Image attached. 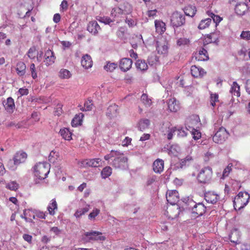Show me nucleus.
<instances>
[{"instance_id":"nucleus-25","label":"nucleus","mask_w":250,"mask_h":250,"mask_svg":"<svg viewBox=\"0 0 250 250\" xmlns=\"http://www.w3.org/2000/svg\"><path fill=\"white\" fill-rule=\"evenodd\" d=\"M195 59L198 61H205L208 60L207 51L204 48H202L195 55Z\"/></svg>"},{"instance_id":"nucleus-6","label":"nucleus","mask_w":250,"mask_h":250,"mask_svg":"<svg viewBox=\"0 0 250 250\" xmlns=\"http://www.w3.org/2000/svg\"><path fill=\"white\" fill-rule=\"evenodd\" d=\"M171 24L173 27H178L184 25L185 23L184 15L177 11L174 12L171 17Z\"/></svg>"},{"instance_id":"nucleus-20","label":"nucleus","mask_w":250,"mask_h":250,"mask_svg":"<svg viewBox=\"0 0 250 250\" xmlns=\"http://www.w3.org/2000/svg\"><path fill=\"white\" fill-rule=\"evenodd\" d=\"M101 29L100 26L95 21H90L87 25V30L93 35H96Z\"/></svg>"},{"instance_id":"nucleus-13","label":"nucleus","mask_w":250,"mask_h":250,"mask_svg":"<svg viewBox=\"0 0 250 250\" xmlns=\"http://www.w3.org/2000/svg\"><path fill=\"white\" fill-rule=\"evenodd\" d=\"M132 61L131 59L127 58L122 59L119 62L120 69L123 72H126L132 67Z\"/></svg>"},{"instance_id":"nucleus-46","label":"nucleus","mask_w":250,"mask_h":250,"mask_svg":"<svg viewBox=\"0 0 250 250\" xmlns=\"http://www.w3.org/2000/svg\"><path fill=\"white\" fill-rule=\"evenodd\" d=\"M117 67V63L108 62H107L106 64L104 66V68L106 71L112 72Z\"/></svg>"},{"instance_id":"nucleus-28","label":"nucleus","mask_w":250,"mask_h":250,"mask_svg":"<svg viewBox=\"0 0 250 250\" xmlns=\"http://www.w3.org/2000/svg\"><path fill=\"white\" fill-rule=\"evenodd\" d=\"M190 40L188 38L182 37L177 40L176 45L181 48L188 47L190 46Z\"/></svg>"},{"instance_id":"nucleus-37","label":"nucleus","mask_w":250,"mask_h":250,"mask_svg":"<svg viewBox=\"0 0 250 250\" xmlns=\"http://www.w3.org/2000/svg\"><path fill=\"white\" fill-rule=\"evenodd\" d=\"M71 76V72L66 69H61L59 73V76L62 79H69Z\"/></svg>"},{"instance_id":"nucleus-42","label":"nucleus","mask_w":250,"mask_h":250,"mask_svg":"<svg viewBox=\"0 0 250 250\" xmlns=\"http://www.w3.org/2000/svg\"><path fill=\"white\" fill-rule=\"evenodd\" d=\"M124 13L123 10L120 7H116L113 8L111 12V15L113 18H119Z\"/></svg>"},{"instance_id":"nucleus-30","label":"nucleus","mask_w":250,"mask_h":250,"mask_svg":"<svg viewBox=\"0 0 250 250\" xmlns=\"http://www.w3.org/2000/svg\"><path fill=\"white\" fill-rule=\"evenodd\" d=\"M59 133L62 138L65 140L70 141L72 139V133L69 128L65 127L62 128L60 129Z\"/></svg>"},{"instance_id":"nucleus-3","label":"nucleus","mask_w":250,"mask_h":250,"mask_svg":"<svg viewBox=\"0 0 250 250\" xmlns=\"http://www.w3.org/2000/svg\"><path fill=\"white\" fill-rule=\"evenodd\" d=\"M250 195L247 192H240L235 197L233 201V206L236 210H240L245 207L248 203Z\"/></svg>"},{"instance_id":"nucleus-63","label":"nucleus","mask_w":250,"mask_h":250,"mask_svg":"<svg viewBox=\"0 0 250 250\" xmlns=\"http://www.w3.org/2000/svg\"><path fill=\"white\" fill-rule=\"evenodd\" d=\"M157 13V10L156 9H154L147 11L146 14L149 18H153L156 16Z\"/></svg>"},{"instance_id":"nucleus-49","label":"nucleus","mask_w":250,"mask_h":250,"mask_svg":"<svg viewBox=\"0 0 250 250\" xmlns=\"http://www.w3.org/2000/svg\"><path fill=\"white\" fill-rule=\"evenodd\" d=\"M96 20L98 21L99 22L104 23L105 24H109L112 21L110 19V18L107 17H96Z\"/></svg>"},{"instance_id":"nucleus-59","label":"nucleus","mask_w":250,"mask_h":250,"mask_svg":"<svg viewBox=\"0 0 250 250\" xmlns=\"http://www.w3.org/2000/svg\"><path fill=\"white\" fill-rule=\"evenodd\" d=\"M92 104L91 101H88L85 102L84 104L83 110L89 111L92 109Z\"/></svg>"},{"instance_id":"nucleus-54","label":"nucleus","mask_w":250,"mask_h":250,"mask_svg":"<svg viewBox=\"0 0 250 250\" xmlns=\"http://www.w3.org/2000/svg\"><path fill=\"white\" fill-rule=\"evenodd\" d=\"M100 210L99 209H94L89 214L88 218L90 220L95 219V217L100 213Z\"/></svg>"},{"instance_id":"nucleus-21","label":"nucleus","mask_w":250,"mask_h":250,"mask_svg":"<svg viewBox=\"0 0 250 250\" xmlns=\"http://www.w3.org/2000/svg\"><path fill=\"white\" fill-rule=\"evenodd\" d=\"M164 162L161 159H156L153 164V169L156 173H161L163 171Z\"/></svg>"},{"instance_id":"nucleus-41","label":"nucleus","mask_w":250,"mask_h":250,"mask_svg":"<svg viewBox=\"0 0 250 250\" xmlns=\"http://www.w3.org/2000/svg\"><path fill=\"white\" fill-rule=\"evenodd\" d=\"M211 22L212 21L210 18H207L205 20H203L200 22L198 25V28L200 29H206V28L209 27Z\"/></svg>"},{"instance_id":"nucleus-7","label":"nucleus","mask_w":250,"mask_h":250,"mask_svg":"<svg viewBox=\"0 0 250 250\" xmlns=\"http://www.w3.org/2000/svg\"><path fill=\"white\" fill-rule=\"evenodd\" d=\"M85 238L88 241H104L106 238L102 235V233L98 231H92L90 232H86L84 234Z\"/></svg>"},{"instance_id":"nucleus-17","label":"nucleus","mask_w":250,"mask_h":250,"mask_svg":"<svg viewBox=\"0 0 250 250\" xmlns=\"http://www.w3.org/2000/svg\"><path fill=\"white\" fill-rule=\"evenodd\" d=\"M167 105L169 111L173 112H177L180 108L179 102L175 98L168 99Z\"/></svg>"},{"instance_id":"nucleus-52","label":"nucleus","mask_w":250,"mask_h":250,"mask_svg":"<svg viewBox=\"0 0 250 250\" xmlns=\"http://www.w3.org/2000/svg\"><path fill=\"white\" fill-rule=\"evenodd\" d=\"M176 131L177 128L176 127L168 128L167 130V138L168 140H171Z\"/></svg>"},{"instance_id":"nucleus-40","label":"nucleus","mask_w":250,"mask_h":250,"mask_svg":"<svg viewBox=\"0 0 250 250\" xmlns=\"http://www.w3.org/2000/svg\"><path fill=\"white\" fill-rule=\"evenodd\" d=\"M136 68L141 71H145L147 69L148 65L144 60H138L135 63Z\"/></svg>"},{"instance_id":"nucleus-27","label":"nucleus","mask_w":250,"mask_h":250,"mask_svg":"<svg viewBox=\"0 0 250 250\" xmlns=\"http://www.w3.org/2000/svg\"><path fill=\"white\" fill-rule=\"evenodd\" d=\"M193 162V159L190 155L187 156L185 158L180 160L179 167L183 168L189 167Z\"/></svg>"},{"instance_id":"nucleus-8","label":"nucleus","mask_w":250,"mask_h":250,"mask_svg":"<svg viewBox=\"0 0 250 250\" xmlns=\"http://www.w3.org/2000/svg\"><path fill=\"white\" fill-rule=\"evenodd\" d=\"M168 43L166 40L161 37L156 42V50L158 54H166L168 52Z\"/></svg>"},{"instance_id":"nucleus-9","label":"nucleus","mask_w":250,"mask_h":250,"mask_svg":"<svg viewBox=\"0 0 250 250\" xmlns=\"http://www.w3.org/2000/svg\"><path fill=\"white\" fill-rule=\"evenodd\" d=\"M167 200L171 205H175L179 200V194L176 190H168L167 193Z\"/></svg>"},{"instance_id":"nucleus-24","label":"nucleus","mask_w":250,"mask_h":250,"mask_svg":"<svg viewBox=\"0 0 250 250\" xmlns=\"http://www.w3.org/2000/svg\"><path fill=\"white\" fill-rule=\"evenodd\" d=\"M248 10V5L244 2L238 3L235 6V11L238 15H244Z\"/></svg>"},{"instance_id":"nucleus-16","label":"nucleus","mask_w":250,"mask_h":250,"mask_svg":"<svg viewBox=\"0 0 250 250\" xmlns=\"http://www.w3.org/2000/svg\"><path fill=\"white\" fill-rule=\"evenodd\" d=\"M220 197L218 194L213 191H208L205 193V199L209 203L214 204L219 200Z\"/></svg>"},{"instance_id":"nucleus-19","label":"nucleus","mask_w":250,"mask_h":250,"mask_svg":"<svg viewBox=\"0 0 250 250\" xmlns=\"http://www.w3.org/2000/svg\"><path fill=\"white\" fill-rule=\"evenodd\" d=\"M190 71L191 75L195 78L203 77L206 74L204 69L196 65H192Z\"/></svg>"},{"instance_id":"nucleus-47","label":"nucleus","mask_w":250,"mask_h":250,"mask_svg":"<svg viewBox=\"0 0 250 250\" xmlns=\"http://www.w3.org/2000/svg\"><path fill=\"white\" fill-rule=\"evenodd\" d=\"M210 103L212 106L215 105V103L219 102V96L216 93H210Z\"/></svg>"},{"instance_id":"nucleus-56","label":"nucleus","mask_w":250,"mask_h":250,"mask_svg":"<svg viewBox=\"0 0 250 250\" xmlns=\"http://www.w3.org/2000/svg\"><path fill=\"white\" fill-rule=\"evenodd\" d=\"M240 37L242 39L248 41L250 40V31H242Z\"/></svg>"},{"instance_id":"nucleus-15","label":"nucleus","mask_w":250,"mask_h":250,"mask_svg":"<svg viewBox=\"0 0 250 250\" xmlns=\"http://www.w3.org/2000/svg\"><path fill=\"white\" fill-rule=\"evenodd\" d=\"M119 113L118 106L115 104H113L107 108L106 114L109 119H111L117 117Z\"/></svg>"},{"instance_id":"nucleus-62","label":"nucleus","mask_w":250,"mask_h":250,"mask_svg":"<svg viewBox=\"0 0 250 250\" xmlns=\"http://www.w3.org/2000/svg\"><path fill=\"white\" fill-rule=\"evenodd\" d=\"M68 8V3L67 1L66 0H63L61 5H60V9L61 11H66Z\"/></svg>"},{"instance_id":"nucleus-18","label":"nucleus","mask_w":250,"mask_h":250,"mask_svg":"<svg viewBox=\"0 0 250 250\" xmlns=\"http://www.w3.org/2000/svg\"><path fill=\"white\" fill-rule=\"evenodd\" d=\"M44 57V62H45V65L47 66L53 64L56 59L54 53L50 49H48L45 52Z\"/></svg>"},{"instance_id":"nucleus-32","label":"nucleus","mask_w":250,"mask_h":250,"mask_svg":"<svg viewBox=\"0 0 250 250\" xmlns=\"http://www.w3.org/2000/svg\"><path fill=\"white\" fill-rule=\"evenodd\" d=\"M240 87L239 84L236 82H233L231 85L230 92L232 95L239 97L240 96Z\"/></svg>"},{"instance_id":"nucleus-38","label":"nucleus","mask_w":250,"mask_h":250,"mask_svg":"<svg viewBox=\"0 0 250 250\" xmlns=\"http://www.w3.org/2000/svg\"><path fill=\"white\" fill-rule=\"evenodd\" d=\"M184 12L187 16L193 17L196 12V7L192 5L188 6L185 8Z\"/></svg>"},{"instance_id":"nucleus-58","label":"nucleus","mask_w":250,"mask_h":250,"mask_svg":"<svg viewBox=\"0 0 250 250\" xmlns=\"http://www.w3.org/2000/svg\"><path fill=\"white\" fill-rule=\"evenodd\" d=\"M211 17L212 18L214 22L215 23L216 25L217 24V23H219L222 20V18H221L220 16L218 15H215L213 13H211Z\"/></svg>"},{"instance_id":"nucleus-12","label":"nucleus","mask_w":250,"mask_h":250,"mask_svg":"<svg viewBox=\"0 0 250 250\" xmlns=\"http://www.w3.org/2000/svg\"><path fill=\"white\" fill-rule=\"evenodd\" d=\"M83 167H97L102 165V160L100 158L86 159L82 161Z\"/></svg>"},{"instance_id":"nucleus-5","label":"nucleus","mask_w":250,"mask_h":250,"mask_svg":"<svg viewBox=\"0 0 250 250\" xmlns=\"http://www.w3.org/2000/svg\"><path fill=\"white\" fill-rule=\"evenodd\" d=\"M229 132L224 127H221L213 136V141L217 144H222L228 138Z\"/></svg>"},{"instance_id":"nucleus-60","label":"nucleus","mask_w":250,"mask_h":250,"mask_svg":"<svg viewBox=\"0 0 250 250\" xmlns=\"http://www.w3.org/2000/svg\"><path fill=\"white\" fill-rule=\"evenodd\" d=\"M18 92L21 96L27 95L29 93L28 89L26 88H21L19 89Z\"/></svg>"},{"instance_id":"nucleus-22","label":"nucleus","mask_w":250,"mask_h":250,"mask_svg":"<svg viewBox=\"0 0 250 250\" xmlns=\"http://www.w3.org/2000/svg\"><path fill=\"white\" fill-rule=\"evenodd\" d=\"M27 158V154L25 152L19 151L15 155L13 160L15 165H19L23 163Z\"/></svg>"},{"instance_id":"nucleus-29","label":"nucleus","mask_w":250,"mask_h":250,"mask_svg":"<svg viewBox=\"0 0 250 250\" xmlns=\"http://www.w3.org/2000/svg\"><path fill=\"white\" fill-rule=\"evenodd\" d=\"M5 110L9 113H13L15 109V105L14 101L11 97L7 99L6 102L4 104Z\"/></svg>"},{"instance_id":"nucleus-35","label":"nucleus","mask_w":250,"mask_h":250,"mask_svg":"<svg viewBox=\"0 0 250 250\" xmlns=\"http://www.w3.org/2000/svg\"><path fill=\"white\" fill-rule=\"evenodd\" d=\"M58 205L57 202L55 199L51 200L50 203L47 207V210L49 213L51 215L55 214V210L57 209Z\"/></svg>"},{"instance_id":"nucleus-26","label":"nucleus","mask_w":250,"mask_h":250,"mask_svg":"<svg viewBox=\"0 0 250 250\" xmlns=\"http://www.w3.org/2000/svg\"><path fill=\"white\" fill-rule=\"evenodd\" d=\"M154 23L156 32L163 34L166 30L165 23L161 20H155Z\"/></svg>"},{"instance_id":"nucleus-31","label":"nucleus","mask_w":250,"mask_h":250,"mask_svg":"<svg viewBox=\"0 0 250 250\" xmlns=\"http://www.w3.org/2000/svg\"><path fill=\"white\" fill-rule=\"evenodd\" d=\"M26 65L23 62H18L16 68L17 74L20 76L24 75L26 72Z\"/></svg>"},{"instance_id":"nucleus-11","label":"nucleus","mask_w":250,"mask_h":250,"mask_svg":"<svg viewBox=\"0 0 250 250\" xmlns=\"http://www.w3.org/2000/svg\"><path fill=\"white\" fill-rule=\"evenodd\" d=\"M206 207L202 204L199 203L194 205L192 210V213L194 217L202 216L206 212Z\"/></svg>"},{"instance_id":"nucleus-36","label":"nucleus","mask_w":250,"mask_h":250,"mask_svg":"<svg viewBox=\"0 0 250 250\" xmlns=\"http://www.w3.org/2000/svg\"><path fill=\"white\" fill-rule=\"evenodd\" d=\"M90 206L88 205H86L84 207L80 208L77 209L74 213V216L77 218H80L82 215H84L85 213L87 212L89 210Z\"/></svg>"},{"instance_id":"nucleus-4","label":"nucleus","mask_w":250,"mask_h":250,"mask_svg":"<svg viewBox=\"0 0 250 250\" xmlns=\"http://www.w3.org/2000/svg\"><path fill=\"white\" fill-rule=\"evenodd\" d=\"M212 168L209 167H205L198 173L197 179L200 183L208 184L212 179Z\"/></svg>"},{"instance_id":"nucleus-44","label":"nucleus","mask_w":250,"mask_h":250,"mask_svg":"<svg viewBox=\"0 0 250 250\" xmlns=\"http://www.w3.org/2000/svg\"><path fill=\"white\" fill-rule=\"evenodd\" d=\"M217 39V35L215 33H211L209 34H208L205 38V41L204 43H211L216 42Z\"/></svg>"},{"instance_id":"nucleus-50","label":"nucleus","mask_w":250,"mask_h":250,"mask_svg":"<svg viewBox=\"0 0 250 250\" xmlns=\"http://www.w3.org/2000/svg\"><path fill=\"white\" fill-rule=\"evenodd\" d=\"M233 165L231 163L229 164L228 166L224 169L222 177L225 178L226 177H228L230 173V172L232 170V167Z\"/></svg>"},{"instance_id":"nucleus-57","label":"nucleus","mask_w":250,"mask_h":250,"mask_svg":"<svg viewBox=\"0 0 250 250\" xmlns=\"http://www.w3.org/2000/svg\"><path fill=\"white\" fill-rule=\"evenodd\" d=\"M125 22L128 25L129 27L134 26L136 25L137 23L136 20L131 18H126L125 20Z\"/></svg>"},{"instance_id":"nucleus-51","label":"nucleus","mask_w":250,"mask_h":250,"mask_svg":"<svg viewBox=\"0 0 250 250\" xmlns=\"http://www.w3.org/2000/svg\"><path fill=\"white\" fill-rule=\"evenodd\" d=\"M191 133L192 135L193 138L195 140H199L201 137V132L194 128H192V130L191 131Z\"/></svg>"},{"instance_id":"nucleus-14","label":"nucleus","mask_w":250,"mask_h":250,"mask_svg":"<svg viewBox=\"0 0 250 250\" xmlns=\"http://www.w3.org/2000/svg\"><path fill=\"white\" fill-rule=\"evenodd\" d=\"M27 55L28 58L32 60L36 58L37 61L40 62L41 61V58L43 55V52L42 51H40L39 53L37 50L36 47L32 46L29 49L27 53Z\"/></svg>"},{"instance_id":"nucleus-2","label":"nucleus","mask_w":250,"mask_h":250,"mask_svg":"<svg viewBox=\"0 0 250 250\" xmlns=\"http://www.w3.org/2000/svg\"><path fill=\"white\" fill-rule=\"evenodd\" d=\"M50 165L46 162L39 163L34 167V175L40 180L46 178L49 173Z\"/></svg>"},{"instance_id":"nucleus-48","label":"nucleus","mask_w":250,"mask_h":250,"mask_svg":"<svg viewBox=\"0 0 250 250\" xmlns=\"http://www.w3.org/2000/svg\"><path fill=\"white\" fill-rule=\"evenodd\" d=\"M58 158V153L54 151H51L48 157L50 163H54Z\"/></svg>"},{"instance_id":"nucleus-64","label":"nucleus","mask_w":250,"mask_h":250,"mask_svg":"<svg viewBox=\"0 0 250 250\" xmlns=\"http://www.w3.org/2000/svg\"><path fill=\"white\" fill-rule=\"evenodd\" d=\"M178 132V136H179V137H185V136H186L187 135V132H186V131L183 129V128H179V129H177V131Z\"/></svg>"},{"instance_id":"nucleus-45","label":"nucleus","mask_w":250,"mask_h":250,"mask_svg":"<svg viewBox=\"0 0 250 250\" xmlns=\"http://www.w3.org/2000/svg\"><path fill=\"white\" fill-rule=\"evenodd\" d=\"M141 100L143 104L146 107L150 106L152 104L151 100L148 98V96L146 94H142Z\"/></svg>"},{"instance_id":"nucleus-34","label":"nucleus","mask_w":250,"mask_h":250,"mask_svg":"<svg viewBox=\"0 0 250 250\" xmlns=\"http://www.w3.org/2000/svg\"><path fill=\"white\" fill-rule=\"evenodd\" d=\"M240 234L239 232L236 229L231 231L229 235V239L230 241L235 244L239 243Z\"/></svg>"},{"instance_id":"nucleus-1","label":"nucleus","mask_w":250,"mask_h":250,"mask_svg":"<svg viewBox=\"0 0 250 250\" xmlns=\"http://www.w3.org/2000/svg\"><path fill=\"white\" fill-rule=\"evenodd\" d=\"M104 159L106 161L111 159L110 164L116 169H125L128 167V158L120 151L112 150L104 156Z\"/></svg>"},{"instance_id":"nucleus-53","label":"nucleus","mask_w":250,"mask_h":250,"mask_svg":"<svg viewBox=\"0 0 250 250\" xmlns=\"http://www.w3.org/2000/svg\"><path fill=\"white\" fill-rule=\"evenodd\" d=\"M30 70L31 71V76L33 79L37 78V73L36 72L35 65L34 63H32L30 65Z\"/></svg>"},{"instance_id":"nucleus-23","label":"nucleus","mask_w":250,"mask_h":250,"mask_svg":"<svg viewBox=\"0 0 250 250\" xmlns=\"http://www.w3.org/2000/svg\"><path fill=\"white\" fill-rule=\"evenodd\" d=\"M81 64L85 69L91 68L93 65V62L90 56L87 54L83 55L82 58Z\"/></svg>"},{"instance_id":"nucleus-10","label":"nucleus","mask_w":250,"mask_h":250,"mask_svg":"<svg viewBox=\"0 0 250 250\" xmlns=\"http://www.w3.org/2000/svg\"><path fill=\"white\" fill-rule=\"evenodd\" d=\"M180 210L178 206L171 205L168 206L166 211V214L170 219H173L177 217Z\"/></svg>"},{"instance_id":"nucleus-33","label":"nucleus","mask_w":250,"mask_h":250,"mask_svg":"<svg viewBox=\"0 0 250 250\" xmlns=\"http://www.w3.org/2000/svg\"><path fill=\"white\" fill-rule=\"evenodd\" d=\"M83 117V114L82 113H80L76 115L71 121L72 126L73 127H76L78 125H81L82 124Z\"/></svg>"},{"instance_id":"nucleus-55","label":"nucleus","mask_w":250,"mask_h":250,"mask_svg":"<svg viewBox=\"0 0 250 250\" xmlns=\"http://www.w3.org/2000/svg\"><path fill=\"white\" fill-rule=\"evenodd\" d=\"M6 187L10 190H16L18 188L19 185L16 182H12L9 183Z\"/></svg>"},{"instance_id":"nucleus-61","label":"nucleus","mask_w":250,"mask_h":250,"mask_svg":"<svg viewBox=\"0 0 250 250\" xmlns=\"http://www.w3.org/2000/svg\"><path fill=\"white\" fill-rule=\"evenodd\" d=\"M132 141V139L128 137H126L125 139L122 142V145L124 146H127L131 144Z\"/></svg>"},{"instance_id":"nucleus-39","label":"nucleus","mask_w":250,"mask_h":250,"mask_svg":"<svg viewBox=\"0 0 250 250\" xmlns=\"http://www.w3.org/2000/svg\"><path fill=\"white\" fill-rule=\"evenodd\" d=\"M150 124V121L148 119H143L140 121L138 124V128L140 131H143L147 128Z\"/></svg>"},{"instance_id":"nucleus-43","label":"nucleus","mask_w":250,"mask_h":250,"mask_svg":"<svg viewBox=\"0 0 250 250\" xmlns=\"http://www.w3.org/2000/svg\"><path fill=\"white\" fill-rule=\"evenodd\" d=\"M112 168L106 166L105 167H104L102 172H101V175L103 178L105 179L109 176L111 175L112 174Z\"/></svg>"}]
</instances>
